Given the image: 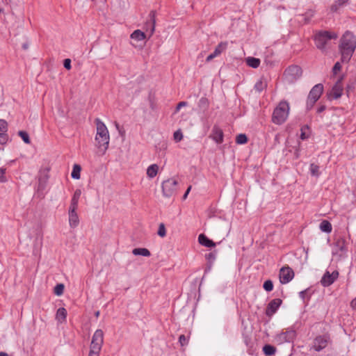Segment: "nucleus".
I'll return each instance as SVG.
<instances>
[{
    "label": "nucleus",
    "instance_id": "f3484780",
    "mask_svg": "<svg viewBox=\"0 0 356 356\" xmlns=\"http://www.w3.org/2000/svg\"><path fill=\"white\" fill-rule=\"evenodd\" d=\"M49 176L47 171H43L40 173L38 177V191H42L46 188Z\"/></svg>",
    "mask_w": 356,
    "mask_h": 356
},
{
    "label": "nucleus",
    "instance_id": "dca6fc26",
    "mask_svg": "<svg viewBox=\"0 0 356 356\" xmlns=\"http://www.w3.org/2000/svg\"><path fill=\"white\" fill-rule=\"evenodd\" d=\"M342 78H340L334 85V86L332 88L330 95L332 97L337 99L341 97L342 92H343V86L341 83Z\"/></svg>",
    "mask_w": 356,
    "mask_h": 356
},
{
    "label": "nucleus",
    "instance_id": "5701e85b",
    "mask_svg": "<svg viewBox=\"0 0 356 356\" xmlns=\"http://www.w3.org/2000/svg\"><path fill=\"white\" fill-rule=\"evenodd\" d=\"M348 2V0H337L331 6V11L338 12L340 8L344 7Z\"/></svg>",
    "mask_w": 356,
    "mask_h": 356
},
{
    "label": "nucleus",
    "instance_id": "1a4fd4ad",
    "mask_svg": "<svg viewBox=\"0 0 356 356\" xmlns=\"http://www.w3.org/2000/svg\"><path fill=\"white\" fill-rule=\"evenodd\" d=\"M155 24H156V12L152 10L149 15L148 19L146 21L144 28L145 29L146 34L148 35V38H150L154 31H155Z\"/></svg>",
    "mask_w": 356,
    "mask_h": 356
},
{
    "label": "nucleus",
    "instance_id": "a878e982",
    "mask_svg": "<svg viewBox=\"0 0 356 356\" xmlns=\"http://www.w3.org/2000/svg\"><path fill=\"white\" fill-rule=\"evenodd\" d=\"M67 314V310L64 307H60L57 310L56 318L62 323L66 320Z\"/></svg>",
    "mask_w": 356,
    "mask_h": 356
},
{
    "label": "nucleus",
    "instance_id": "603ef678",
    "mask_svg": "<svg viewBox=\"0 0 356 356\" xmlns=\"http://www.w3.org/2000/svg\"><path fill=\"white\" fill-rule=\"evenodd\" d=\"M100 351L90 349L88 356H99Z\"/></svg>",
    "mask_w": 356,
    "mask_h": 356
},
{
    "label": "nucleus",
    "instance_id": "052dcab7",
    "mask_svg": "<svg viewBox=\"0 0 356 356\" xmlns=\"http://www.w3.org/2000/svg\"><path fill=\"white\" fill-rule=\"evenodd\" d=\"M0 356H11L5 352H0Z\"/></svg>",
    "mask_w": 356,
    "mask_h": 356
},
{
    "label": "nucleus",
    "instance_id": "cd10ccee",
    "mask_svg": "<svg viewBox=\"0 0 356 356\" xmlns=\"http://www.w3.org/2000/svg\"><path fill=\"white\" fill-rule=\"evenodd\" d=\"M134 255H141L143 257H149L151 255L149 250L145 248H134L132 251Z\"/></svg>",
    "mask_w": 356,
    "mask_h": 356
},
{
    "label": "nucleus",
    "instance_id": "4c0bfd02",
    "mask_svg": "<svg viewBox=\"0 0 356 356\" xmlns=\"http://www.w3.org/2000/svg\"><path fill=\"white\" fill-rule=\"evenodd\" d=\"M18 135L22 138V139L26 144H29L31 143L29 136L26 131H19L18 132Z\"/></svg>",
    "mask_w": 356,
    "mask_h": 356
},
{
    "label": "nucleus",
    "instance_id": "f257e3e1",
    "mask_svg": "<svg viewBox=\"0 0 356 356\" xmlns=\"http://www.w3.org/2000/svg\"><path fill=\"white\" fill-rule=\"evenodd\" d=\"M356 49V36L350 31H346L341 36L339 50L343 63H348Z\"/></svg>",
    "mask_w": 356,
    "mask_h": 356
},
{
    "label": "nucleus",
    "instance_id": "c756f323",
    "mask_svg": "<svg viewBox=\"0 0 356 356\" xmlns=\"http://www.w3.org/2000/svg\"><path fill=\"white\" fill-rule=\"evenodd\" d=\"M81 166L79 164H74L71 173L72 177L74 179H79L81 177Z\"/></svg>",
    "mask_w": 356,
    "mask_h": 356
},
{
    "label": "nucleus",
    "instance_id": "2eb2a0df",
    "mask_svg": "<svg viewBox=\"0 0 356 356\" xmlns=\"http://www.w3.org/2000/svg\"><path fill=\"white\" fill-rule=\"evenodd\" d=\"M323 92V86L322 83L316 84L309 91L308 97L318 100Z\"/></svg>",
    "mask_w": 356,
    "mask_h": 356
},
{
    "label": "nucleus",
    "instance_id": "13d9d810",
    "mask_svg": "<svg viewBox=\"0 0 356 356\" xmlns=\"http://www.w3.org/2000/svg\"><path fill=\"white\" fill-rule=\"evenodd\" d=\"M307 138H308V136L305 134V133H304V132H302V133H301V134H300V138H301L302 140H305V139H307Z\"/></svg>",
    "mask_w": 356,
    "mask_h": 356
},
{
    "label": "nucleus",
    "instance_id": "a211bd4d",
    "mask_svg": "<svg viewBox=\"0 0 356 356\" xmlns=\"http://www.w3.org/2000/svg\"><path fill=\"white\" fill-rule=\"evenodd\" d=\"M216 143L220 144L223 142V131L217 126H214L212 129L211 134L210 136Z\"/></svg>",
    "mask_w": 356,
    "mask_h": 356
},
{
    "label": "nucleus",
    "instance_id": "b1692460",
    "mask_svg": "<svg viewBox=\"0 0 356 356\" xmlns=\"http://www.w3.org/2000/svg\"><path fill=\"white\" fill-rule=\"evenodd\" d=\"M159 171V165L157 164H152L147 169V175L149 179L155 177Z\"/></svg>",
    "mask_w": 356,
    "mask_h": 356
},
{
    "label": "nucleus",
    "instance_id": "39448f33",
    "mask_svg": "<svg viewBox=\"0 0 356 356\" xmlns=\"http://www.w3.org/2000/svg\"><path fill=\"white\" fill-rule=\"evenodd\" d=\"M302 74V70L298 65L289 66L284 72V78L289 84H293L297 81Z\"/></svg>",
    "mask_w": 356,
    "mask_h": 356
},
{
    "label": "nucleus",
    "instance_id": "09e8293b",
    "mask_svg": "<svg viewBox=\"0 0 356 356\" xmlns=\"http://www.w3.org/2000/svg\"><path fill=\"white\" fill-rule=\"evenodd\" d=\"M278 340L280 341V342H289V340L287 339L286 337V334H284V332L281 333L279 336H278Z\"/></svg>",
    "mask_w": 356,
    "mask_h": 356
},
{
    "label": "nucleus",
    "instance_id": "79ce46f5",
    "mask_svg": "<svg viewBox=\"0 0 356 356\" xmlns=\"http://www.w3.org/2000/svg\"><path fill=\"white\" fill-rule=\"evenodd\" d=\"M158 235L161 237H164L166 235V229L163 223H161L159 226L157 232Z\"/></svg>",
    "mask_w": 356,
    "mask_h": 356
},
{
    "label": "nucleus",
    "instance_id": "9d476101",
    "mask_svg": "<svg viewBox=\"0 0 356 356\" xmlns=\"http://www.w3.org/2000/svg\"><path fill=\"white\" fill-rule=\"evenodd\" d=\"M339 272L337 270H334L332 273L329 271H325L323 274L320 283L324 287H327L332 284L338 278Z\"/></svg>",
    "mask_w": 356,
    "mask_h": 356
},
{
    "label": "nucleus",
    "instance_id": "20e7f679",
    "mask_svg": "<svg viewBox=\"0 0 356 356\" xmlns=\"http://www.w3.org/2000/svg\"><path fill=\"white\" fill-rule=\"evenodd\" d=\"M289 104L286 101H282L274 109L272 121L276 124H283L287 119L289 113Z\"/></svg>",
    "mask_w": 356,
    "mask_h": 356
},
{
    "label": "nucleus",
    "instance_id": "49530a36",
    "mask_svg": "<svg viewBox=\"0 0 356 356\" xmlns=\"http://www.w3.org/2000/svg\"><path fill=\"white\" fill-rule=\"evenodd\" d=\"M341 69V65L339 62H337L333 67H332V72L335 75L338 73L339 71H340Z\"/></svg>",
    "mask_w": 356,
    "mask_h": 356
},
{
    "label": "nucleus",
    "instance_id": "4be33fe9",
    "mask_svg": "<svg viewBox=\"0 0 356 356\" xmlns=\"http://www.w3.org/2000/svg\"><path fill=\"white\" fill-rule=\"evenodd\" d=\"M81 195V191L80 189H76L72 197L69 209H77Z\"/></svg>",
    "mask_w": 356,
    "mask_h": 356
},
{
    "label": "nucleus",
    "instance_id": "473e14b6",
    "mask_svg": "<svg viewBox=\"0 0 356 356\" xmlns=\"http://www.w3.org/2000/svg\"><path fill=\"white\" fill-rule=\"evenodd\" d=\"M320 229L322 232L330 233L332 232V225L327 220H323L320 224Z\"/></svg>",
    "mask_w": 356,
    "mask_h": 356
},
{
    "label": "nucleus",
    "instance_id": "f03ea898",
    "mask_svg": "<svg viewBox=\"0 0 356 356\" xmlns=\"http://www.w3.org/2000/svg\"><path fill=\"white\" fill-rule=\"evenodd\" d=\"M95 122L97 127V134L95 136L96 145L104 154L109 145L110 137L108 131L105 124L100 119L97 118Z\"/></svg>",
    "mask_w": 356,
    "mask_h": 356
},
{
    "label": "nucleus",
    "instance_id": "680f3d73",
    "mask_svg": "<svg viewBox=\"0 0 356 356\" xmlns=\"http://www.w3.org/2000/svg\"><path fill=\"white\" fill-rule=\"evenodd\" d=\"M99 311H97V312H95V316H96L97 317H98V316H99Z\"/></svg>",
    "mask_w": 356,
    "mask_h": 356
},
{
    "label": "nucleus",
    "instance_id": "6ab92c4d",
    "mask_svg": "<svg viewBox=\"0 0 356 356\" xmlns=\"http://www.w3.org/2000/svg\"><path fill=\"white\" fill-rule=\"evenodd\" d=\"M227 47V42H220L219 43L217 47H216L214 51L209 54L207 58H206V60L207 62H209L211 61L213 58H214L215 57L218 56V55H220L222 51H224L226 48Z\"/></svg>",
    "mask_w": 356,
    "mask_h": 356
},
{
    "label": "nucleus",
    "instance_id": "864d4df0",
    "mask_svg": "<svg viewBox=\"0 0 356 356\" xmlns=\"http://www.w3.org/2000/svg\"><path fill=\"white\" fill-rule=\"evenodd\" d=\"M326 109V106L325 105H321L318 107L316 112L318 113H323Z\"/></svg>",
    "mask_w": 356,
    "mask_h": 356
},
{
    "label": "nucleus",
    "instance_id": "5fc2aeb1",
    "mask_svg": "<svg viewBox=\"0 0 356 356\" xmlns=\"http://www.w3.org/2000/svg\"><path fill=\"white\" fill-rule=\"evenodd\" d=\"M191 190V186H189L188 187L186 191L185 192V193L183 195V199L184 200H186L187 198V196H188V193H190Z\"/></svg>",
    "mask_w": 356,
    "mask_h": 356
},
{
    "label": "nucleus",
    "instance_id": "0eeeda50",
    "mask_svg": "<svg viewBox=\"0 0 356 356\" xmlns=\"http://www.w3.org/2000/svg\"><path fill=\"white\" fill-rule=\"evenodd\" d=\"M104 343V332L102 330H97L92 337L90 349L101 351Z\"/></svg>",
    "mask_w": 356,
    "mask_h": 356
},
{
    "label": "nucleus",
    "instance_id": "c03bdc74",
    "mask_svg": "<svg viewBox=\"0 0 356 356\" xmlns=\"http://www.w3.org/2000/svg\"><path fill=\"white\" fill-rule=\"evenodd\" d=\"M173 136H174L175 140H176L177 142L181 140L183 138V134L180 130L176 131L174 133Z\"/></svg>",
    "mask_w": 356,
    "mask_h": 356
},
{
    "label": "nucleus",
    "instance_id": "4d7b16f0",
    "mask_svg": "<svg viewBox=\"0 0 356 356\" xmlns=\"http://www.w3.org/2000/svg\"><path fill=\"white\" fill-rule=\"evenodd\" d=\"M350 305L353 309H356V298L351 301Z\"/></svg>",
    "mask_w": 356,
    "mask_h": 356
},
{
    "label": "nucleus",
    "instance_id": "f8f14e48",
    "mask_svg": "<svg viewBox=\"0 0 356 356\" xmlns=\"http://www.w3.org/2000/svg\"><path fill=\"white\" fill-rule=\"evenodd\" d=\"M282 303V300L280 298H275L272 300L268 305L266 309V314L268 316H272L276 313L279 307Z\"/></svg>",
    "mask_w": 356,
    "mask_h": 356
},
{
    "label": "nucleus",
    "instance_id": "c85d7f7f",
    "mask_svg": "<svg viewBox=\"0 0 356 356\" xmlns=\"http://www.w3.org/2000/svg\"><path fill=\"white\" fill-rule=\"evenodd\" d=\"M246 63L248 66L256 69L259 66L261 61L259 58L248 57L246 58Z\"/></svg>",
    "mask_w": 356,
    "mask_h": 356
},
{
    "label": "nucleus",
    "instance_id": "a18cd8bd",
    "mask_svg": "<svg viewBox=\"0 0 356 356\" xmlns=\"http://www.w3.org/2000/svg\"><path fill=\"white\" fill-rule=\"evenodd\" d=\"M188 341V340L185 337V335L181 334V335L179 336V343H180V345L181 346H184L187 345Z\"/></svg>",
    "mask_w": 356,
    "mask_h": 356
},
{
    "label": "nucleus",
    "instance_id": "37998d69",
    "mask_svg": "<svg viewBox=\"0 0 356 356\" xmlns=\"http://www.w3.org/2000/svg\"><path fill=\"white\" fill-rule=\"evenodd\" d=\"M6 169L3 168H0V182L5 183L7 181V178L5 176Z\"/></svg>",
    "mask_w": 356,
    "mask_h": 356
},
{
    "label": "nucleus",
    "instance_id": "f704fd0d",
    "mask_svg": "<svg viewBox=\"0 0 356 356\" xmlns=\"http://www.w3.org/2000/svg\"><path fill=\"white\" fill-rule=\"evenodd\" d=\"M198 107L203 111H206L209 106V101L206 97H201L198 102Z\"/></svg>",
    "mask_w": 356,
    "mask_h": 356
},
{
    "label": "nucleus",
    "instance_id": "8fccbe9b",
    "mask_svg": "<svg viewBox=\"0 0 356 356\" xmlns=\"http://www.w3.org/2000/svg\"><path fill=\"white\" fill-rule=\"evenodd\" d=\"M309 291V289H305L304 291H302L299 293V297L303 300L305 301V298H306V296H307V292Z\"/></svg>",
    "mask_w": 356,
    "mask_h": 356
},
{
    "label": "nucleus",
    "instance_id": "ddd939ff",
    "mask_svg": "<svg viewBox=\"0 0 356 356\" xmlns=\"http://www.w3.org/2000/svg\"><path fill=\"white\" fill-rule=\"evenodd\" d=\"M327 346V337L326 336H318L313 342L312 348L320 352Z\"/></svg>",
    "mask_w": 356,
    "mask_h": 356
},
{
    "label": "nucleus",
    "instance_id": "bb28decb",
    "mask_svg": "<svg viewBox=\"0 0 356 356\" xmlns=\"http://www.w3.org/2000/svg\"><path fill=\"white\" fill-rule=\"evenodd\" d=\"M146 38V34L140 30H136L131 34V38L137 41L143 40Z\"/></svg>",
    "mask_w": 356,
    "mask_h": 356
},
{
    "label": "nucleus",
    "instance_id": "3c124183",
    "mask_svg": "<svg viewBox=\"0 0 356 356\" xmlns=\"http://www.w3.org/2000/svg\"><path fill=\"white\" fill-rule=\"evenodd\" d=\"M187 105V102H180L177 105V107H176V110L175 111L176 112H178L181 108L184 107V106H186Z\"/></svg>",
    "mask_w": 356,
    "mask_h": 356
},
{
    "label": "nucleus",
    "instance_id": "ea45409f",
    "mask_svg": "<svg viewBox=\"0 0 356 356\" xmlns=\"http://www.w3.org/2000/svg\"><path fill=\"white\" fill-rule=\"evenodd\" d=\"M263 288L268 292L273 291V283L270 280H267L264 282L263 284Z\"/></svg>",
    "mask_w": 356,
    "mask_h": 356
},
{
    "label": "nucleus",
    "instance_id": "7c9ffc66",
    "mask_svg": "<svg viewBox=\"0 0 356 356\" xmlns=\"http://www.w3.org/2000/svg\"><path fill=\"white\" fill-rule=\"evenodd\" d=\"M263 352L266 356H271L276 353V348L273 346L266 344L263 347Z\"/></svg>",
    "mask_w": 356,
    "mask_h": 356
},
{
    "label": "nucleus",
    "instance_id": "4468645a",
    "mask_svg": "<svg viewBox=\"0 0 356 356\" xmlns=\"http://www.w3.org/2000/svg\"><path fill=\"white\" fill-rule=\"evenodd\" d=\"M8 123L5 120H0V143L4 145L8 140Z\"/></svg>",
    "mask_w": 356,
    "mask_h": 356
},
{
    "label": "nucleus",
    "instance_id": "423d86ee",
    "mask_svg": "<svg viewBox=\"0 0 356 356\" xmlns=\"http://www.w3.org/2000/svg\"><path fill=\"white\" fill-rule=\"evenodd\" d=\"M178 182L173 178L163 181L161 187L163 195L166 197L175 195L177 191Z\"/></svg>",
    "mask_w": 356,
    "mask_h": 356
},
{
    "label": "nucleus",
    "instance_id": "58836bf2",
    "mask_svg": "<svg viewBox=\"0 0 356 356\" xmlns=\"http://www.w3.org/2000/svg\"><path fill=\"white\" fill-rule=\"evenodd\" d=\"M317 100L312 99L307 96V102H306V109L307 111H310L314 107V104Z\"/></svg>",
    "mask_w": 356,
    "mask_h": 356
},
{
    "label": "nucleus",
    "instance_id": "bf43d9fd",
    "mask_svg": "<svg viewBox=\"0 0 356 356\" xmlns=\"http://www.w3.org/2000/svg\"><path fill=\"white\" fill-rule=\"evenodd\" d=\"M22 48H23V49H24V50L28 49V48H29V44H28V43H26H26H24V44H22Z\"/></svg>",
    "mask_w": 356,
    "mask_h": 356
},
{
    "label": "nucleus",
    "instance_id": "393cba45",
    "mask_svg": "<svg viewBox=\"0 0 356 356\" xmlns=\"http://www.w3.org/2000/svg\"><path fill=\"white\" fill-rule=\"evenodd\" d=\"M267 87V81L264 78H261L258 81L256 82L254 88L258 92H262Z\"/></svg>",
    "mask_w": 356,
    "mask_h": 356
},
{
    "label": "nucleus",
    "instance_id": "9b49d317",
    "mask_svg": "<svg viewBox=\"0 0 356 356\" xmlns=\"http://www.w3.org/2000/svg\"><path fill=\"white\" fill-rule=\"evenodd\" d=\"M280 281L282 284L289 283L294 277V272L289 266H284L280 270Z\"/></svg>",
    "mask_w": 356,
    "mask_h": 356
},
{
    "label": "nucleus",
    "instance_id": "aec40b11",
    "mask_svg": "<svg viewBox=\"0 0 356 356\" xmlns=\"http://www.w3.org/2000/svg\"><path fill=\"white\" fill-rule=\"evenodd\" d=\"M68 214L70 226L72 228L77 227L79 222V219L76 213V209H69Z\"/></svg>",
    "mask_w": 356,
    "mask_h": 356
},
{
    "label": "nucleus",
    "instance_id": "a19ab883",
    "mask_svg": "<svg viewBox=\"0 0 356 356\" xmlns=\"http://www.w3.org/2000/svg\"><path fill=\"white\" fill-rule=\"evenodd\" d=\"M54 293L57 296H61L64 291V284H58L54 287Z\"/></svg>",
    "mask_w": 356,
    "mask_h": 356
},
{
    "label": "nucleus",
    "instance_id": "72a5a7b5",
    "mask_svg": "<svg viewBox=\"0 0 356 356\" xmlns=\"http://www.w3.org/2000/svg\"><path fill=\"white\" fill-rule=\"evenodd\" d=\"M217 252L215 250L205 255V259L209 263V268H210L216 259Z\"/></svg>",
    "mask_w": 356,
    "mask_h": 356
},
{
    "label": "nucleus",
    "instance_id": "2f4dec72",
    "mask_svg": "<svg viewBox=\"0 0 356 356\" xmlns=\"http://www.w3.org/2000/svg\"><path fill=\"white\" fill-rule=\"evenodd\" d=\"M319 169V165L315 163H311L309 166V172L311 175L315 177H318L321 175Z\"/></svg>",
    "mask_w": 356,
    "mask_h": 356
},
{
    "label": "nucleus",
    "instance_id": "6e6552de",
    "mask_svg": "<svg viewBox=\"0 0 356 356\" xmlns=\"http://www.w3.org/2000/svg\"><path fill=\"white\" fill-rule=\"evenodd\" d=\"M347 250L348 248L345 238L342 237L337 238L334 243V247L332 249L333 254L342 257L346 253Z\"/></svg>",
    "mask_w": 356,
    "mask_h": 356
},
{
    "label": "nucleus",
    "instance_id": "7ed1b4c3",
    "mask_svg": "<svg viewBox=\"0 0 356 356\" xmlns=\"http://www.w3.org/2000/svg\"><path fill=\"white\" fill-rule=\"evenodd\" d=\"M338 35L334 32L328 31H319L314 35V42L316 47L321 51L325 52L327 49V44L332 39H337Z\"/></svg>",
    "mask_w": 356,
    "mask_h": 356
},
{
    "label": "nucleus",
    "instance_id": "6e6d98bb",
    "mask_svg": "<svg viewBox=\"0 0 356 356\" xmlns=\"http://www.w3.org/2000/svg\"><path fill=\"white\" fill-rule=\"evenodd\" d=\"M294 156L296 159H298L300 157V149L299 147L297 148L295 151Z\"/></svg>",
    "mask_w": 356,
    "mask_h": 356
},
{
    "label": "nucleus",
    "instance_id": "c9c22d12",
    "mask_svg": "<svg viewBox=\"0 0 356 356\" xmlns=\"http://www.w3.org/2000/svg\"><path fill=\"white\" fill-rule=\"evenodd\" d=\"M248 142V137L244 134H240L236 137V143L238 145H243Z\"/></svg>",
    "mask_w": 356,
    "mask_h": 356
},
{
    "label": "nucleus",
    "instance_id": "412c9836",
    "mask_svg": "<svg viewBox=\"0 0 356 356\" xmlns=\"http://www.w3.org/2000/svg\"><path fill=\"white\" fill-rule=\"evenodd\" d=\"M198 241L202 245L207 248H212L216 246V243H214L212 240L209 239L204 234H201L199 235Z\"/></svg>",
    "mask_w": 356,
    "mask_h": 356
},
{
    "label": "nucleus",
    "instance_id": "e433bc0d",
    "mask_svg": "<svg viewBox=\"0 0 356 356\" xmlns=\"http://www.w3.org/2000/svg\"><path fill=\"white\" fill-rule=\"evenodd\" d=\"M284 333V334H286V337L289 340V342L292 341L295 339L296 335V331L292 329L288 330Z\"/></svg>",
    "mask_w": 356,
    "mask_h": 356
},
{
    "label": "nucleus",
    "instance_id": "de8ad7c7",
    "mask_svg": "<svg viewBox=\"0 0 356 356\" xmlns=\"http://www.w3.org/2000/svg\"><path fill=\"white\" fill-rule=\"evenodd\" d=\"M63 65H64L65 68H66L67 70H70L71 69V60L69 58L65 59L63 61Z\"/></svg>",
    "mask_w": 356,
    "mask_h": 356
}]
</instances>
